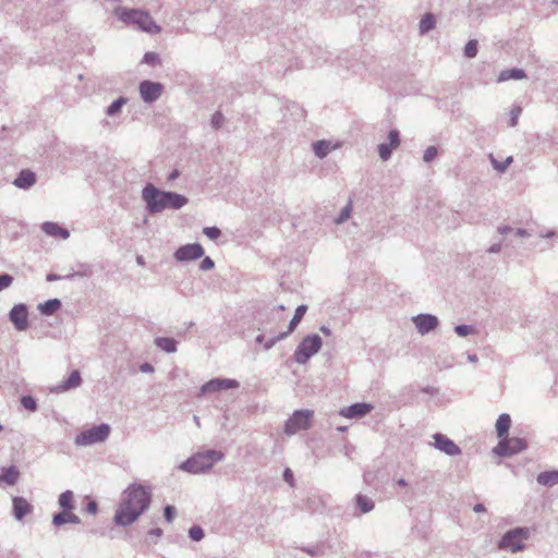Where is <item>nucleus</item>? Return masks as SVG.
<instances>
[{
	"instance_id": "4d7b16f0",
	"label": "nucleus",
	"mask_w": 558,
	"mask_h": 558,
	"mask_svg": "<svg viewBox=\"0 0 558 558\" xmlns=\"http://www.w3.org/2000/svg\"><path fill=\"white\" fill-rule=\"evenodd\" d=\"M277 311L278 312H283L284 311V306H282V305L278 306Z\"/></svg>"
},
{
	"instance_id": "a18cd8bd",
	"label": "nucleus",
	"mask_w": 558,
	"mask_h": 558,
	"mask_svg": "<svg viewBox=\"0 0 558 558\" xmlns=\"http://www.w3.org/2000/svg\"><path fill=\"white\" fill-rule=\"evenodd\" d=\"M456 332L461 336V337H464V336H468L472 332V328L468 325H459L456 327Z\"/></svg>"
},
{
	"instance_id": "e2e57ef3",
	"label": "nucleus",
	"mask_w": 558,
	"mask_h": 558,
	"mask_svg": "<svg viewBox=\"0 0 558 558\" xmlns=\"http://www.w3.org/2000/svg\"><path fill=\"white\" fill-rule=\"evenodd\" d=\"M3 429L2 425H0V432Z\"/></svg>"
},
{
	"instance_id": "8fccbe9b",
	"label": "nucleus",
	"mask_w": 558,
	"mask_h": 558,
	"mask_svg": "<svg viewBox=\"0 0 558 558\" xmlns=\"http://www.w3.org/2000/svg\"><path fill=\"white\" fill-rule=\"evenodd\" d=\"M214 267V262L209 257H205L202 260L201 268L204 270H208Z\"/></svg>"
},
{
	"instance_id": "ea45409f",
	"label": "nucleus",
	"mask_w": 558,
	"mask_h": 558,
	"mask_svg": "<svg viewBox=\"0 0 558 558\" xmlns=\"http://www.w3.org/2000/svg\"><path fill=\"white\" fill-rule=\"evenodd\" d=\"M352 210V203L349 202V204L342 209L340 216L337 218L336 222L341 223L344 220H347L350 217Z\"/></svg>"
},
{
	"instance_id": "a19ab883",
	"label": "nucleus",
	"mask_w": 558,
	"mask_h": 558,
	"mask_svg": "<svg viewBox=\"0 0 558 558\" xmlns=\"http://www.w3.org/2000/svg\"><path fill=\"white\" fill-rule=\"evenodd\" d=\"M189 533L191 538L194 541H201L204 537V532L199 526H192Z\"/></svg>"
},
{
	"instance_id": "1a4fd4ad",
	"label": "nucleus",
	"mask_w": 558,
	"mask_h": 558,
	"mask_svg": "<svg viewBox=\"0 0 558 558\" xmlns=\"http://www.w3.org/2000/svg\"><path fill=\"white\" fill-rule=\"evenodd\" d=\"M526 442L522 438L507 436L501 438L499 444L495 447L494 451L499 456H512L525 449Z\"/></svg>"
},
{
	"instance_id": "58836bf2",
	"label": "nucleus",
	"mask_w": 558,
	"mask_h": 558,
	"mask_svg": "<svg viewBox=\"0 0 558 558\" xmlns=\"http://www.w3.org/2000/svg\"><path fill=\"white\" fill-rule=\"evenodd\" d=\"M522 112L521 107H513L510 111V126H515L518 124V119Z\"/></svg>"
},
{
	"instance_id": "9b49d317",
	"label": "nucleus",
	"mask_w": 558,
	"mask_h": 558,
	"mask_svg": "<svg viewBox=\"0 0 558 558\" xmlns=\"http://www.w3.org/2000/svg\"><path fill=\"white\" fill-rule=\"evenodd\" d=\"M204 255V250L199 244H186L181 246L174 253V256L178 260H192L199 258Z\"/></svg>"
},
{
	"instance_id": "ddd939ff",
	"label": "nucleus",
	"mask_w": 558,
	"mask_h": 558,
	"mask_svg": "<svg viewBox=\"0 0 558 558\" xmlns=\"http://www.w3.org/2000/svg\"><path fill=\"white\" fill-rule=\"evenodd\" d=\"M239 386L238 381L234 379H221L216 378L213 380H209L202 387V392H215L220 390H228L232 388H236Z\"/></svg>"
},
{
	"instance_id": "5701e85b",
	"label": "nucleus",
	"mask_w": 558,
	"mask_h": 558,
	"mask_svg": "<svg viewBox=\"0 0 558 558\" xmlns=\"http://www.w3.org/2000/svg\"><path fill=\"white\" fill-rule=\"evenodd\" d=\"M511 418L508 414H501L496 422V432L499 438L508 436Z\"/></svg>"
},
{
	"instance_id": "b1692460",
	"label": "nucleus",
	"mask_w": 558,
	"mask_h": 558,
	"mask_svg": "<svg viewBox=\"0 0 558 558\" xmlns=\"http://www.w3.org/2000/svg\"><path fill=\"white\" fill-rule=\"evenodd\" d=\"M525 77V73L520 69H510L502 71L498 76V82H506L509 80H522Z\"/></svg>"
},
{
	"instance_id": "37998d69",
	"label": "nucleus",
	"mask_w": 558,
	"mask_h": 558,
	"mask_svg": "<svg viewBox=\"0 0 558 558\" xmlns=\"http://www.w3.org/2000/svg\"><path fill=\"white\" fill-rule=\"evenodd\" d=\"M13 278L10 275H0V291L12 284Z\"/></svg>"
},
{
	"instance_id": "f704fd0d",
	"label": "nucleus",
	"mask_w": 558,
	"mask_h": 558,
	"mask_svg": "<svg viewBox=\"0 0 558 558\" xmlns=\"http://www.w3.org/2000/svg\"><path fill=\"white\" fill-rule=\"evenodd\" d=\"M124 102H125V99H124V98H119L118 100L113 101V102L109 106V108H108V110H107V113H108L109 116H113V114H116V113L121 109V107H122V105H123Z\"/></svg>"
},
{
	"instance_id": "20e7f679",
	"label": "nucleus",
	"mask_w": 558,
	"mask_h": 558,
	"mask_svg": "<svg viewBox=\"0 0 558 558\" xmlns=\"http://www.w3.org/2000/svg\"><path fill=\"white\" fill-rule=\"evenodd\" d=\"M220 459L221 454L211 450L193 456L186 460L181 468L191 473H201L210 469Z\"/></svg>"
},
{
	"instance_id": "c85d7f7f",
	"label": "nucleus",
	"mask_w": 558,
	"mask_h": 558,
	"mask_svg": "<svg viewBox=\"0 0 558 558\" xmlns=\"http://www.w3.org/2000/svg\"><path fill=\"white\" fill-rule=\"evenodd\" d=\"M156 344L166 352H174L177 349L175 341L171 338H157Z\"/></svg>"
},
{
	"instance_id": "cd10ccee",
	"label": "nucleus",
	"mask_w": 558,
	"mask_h": 558,
	"mask_svg": "<svg viewBox=\"0 0 558 558\" xmlns=\"http://www.w3.org/2000/svg\"><path fill=\"white\" fill-rule=\"evenodd\" d=\"M59 505L63 510L73 509V493L66 490L59 496Z\"/></svg>"
},
{
	"instance_id": "4468645a",
	"label": "nucleus",
	"mask_w": 558,
	"mask_h": 558,
	"mask_svg": "<svg viewBox=\"0 0 558 558\" xmlns=\"http://www.w3.org/2000/svg\"><path fill=\"white\" fill-rule=\"evenodd\" d=\"M413 323L417 330L424 335L437 327L438 319L437 317L429 314H421L413 318Z\"/></svg>"
},
{
	"instance_id": "2f4dec72",
	"label": "nucleus",
	"mask_w": 558,
	"mask_h": 558,
	"mask_svg": "<svg viewBox=\"0 0 558 558\" xmlns=\"http://www.w3.org/2000/svg\"><path fill=\"white\" fill-rule=\"evenodd\" d=\"M356 504L360 507L361 512H363V513L368 512L374 508L373 501L363 495H359L356 497Z\"/></svg>"
},
{
	"instance_id": "a878e982",
	"label": "nucleus",
	"mask_w": 558,
	"mask_h": 558,
	"mask_svg": "<svg viewBox=\"0 0 558 558\" xmlns=\"http://www.w3.org/2000/svg\"><path fill=\"white\" fill-rule=\"evenodd\" d=\"M333 147L327 141H318L314 143L313 149L319 158L325 157Z\"/></svg>"
},
{
	"instance_id": "bb28decb",
	"label": "nucleus",
	"mask_w": 558,
	"mask_h": 558,
	"mask_svg": "<svg viewBox=\"0 0 558 558\" xmlns=\"http://www.w3.org/2000/svg\"><path fill=\"white\" fill-rule=\"evenodd\" d=\"M61 306V303L58 299L49 300L46 303L40 305V311L45 315H52L56 313Z\"/></svg>"
},
{
	"instance_id": "f3484780",
	"label": "nucleus",
	"mask_w": 558,
	"mask_h": 558,
	"mask_svg": "<svg viewBox=\"0 0 558 558\" xmlns=\"http://www.w3.org/2000/svg\"><path fill=\"white\" fill-rule=\"evenodd\" d=\"M12 504L13 514L16 520H22L26 514L33 511V506L23 497H14Z\"/></svg>"
},
{
	"instance_id": "393cba45",
	"label": "nucleus",
	"mask_w": 558,
	"mask_h": 558,
	"mask_svg": "<svg viewBox=\"0 0 558 558\" xmlns=\"http://www.w3.org/2000/svg\"><path fill=\"white\" fill-rule=\"evenodd\" d=\"M537 482L542 485H555L558 483V471L543 472L537 476Z\"/></svg>"
},
{
	"instance_id": "c9c22d12",
	"label": "nucleus",
	"mask_w": 558,
	"mask_h": 558,
	"mask_svg": "<svg viewBox=\"0 0 558 558\" xmlns=\"http://www.w3.org/2000/svg\"><path fill=\"white\" fill-rule=\"evenodd\" d=\"M392 150L393 148H391L389 144H380L378 147L379 156L383 160H387L390 157Z\"/></svg>"
},
{
	"instance_id": "7ed1b4c3",
	"label": "nucleus",
	"mask_w": 558,
	"mask_h": 558,
	"mask_svg": "<svg viewBox=\"0 0 558 558\" xmlns=\"http://www.w3.org/2000/svg\"><path fill=\"white\" fill-rule=\"evenodd\" d=\"M114 14L123 23L137 25L140 29L149 34H157L160 32V27L147 12L134 9L117 8L114 10Z\"/></svg>"
},
{
	"instance_id": "13d9d810",
	"label": "nucleus",
	"mask_w": 558,
	"mask_h": 558,
	"mask_svg": "<svg viewBox=\"0 0 558 558\" xmlns=\"http://www.w3.org/2000/svg\"><path fill=\"white\" fill-rule=\"evenodd\" d=\"M322 331H323L324 333H326V335H328V333H329L328 329H327V328H325V327H323V328H322Z\"/></svg>"
},
{
	"instance_id": "6e6d98bb",
	"label": "nucleus",
	"mask_w": 558,
	"mask_h": 558,
	"mask_svg": "<svg viewBox=\"0 0 558 558\" xmlns=\"http://www.w3.org/2000/svg\"><path fill=\"white\" fill-rule=\"evenodd\" d=\"M151 533L157 535V536H160L161 535V530L160 529H156V530H153Z\"/></svg>"
},
{
	"instance_id": "9d476101",
	"label": "nucleus",
	"mask_w": 558,
	"mask_h": 558,
	"mask_svg": "<svg viewBox=\"0 0 558 558\" xmlns=\"http://www.w3.org/2000/svg\"><path fill=\"white\" fill-rule=\"evenodd\" d=\"M141 97L146 102H153L158 99L162 93V85L150 81H144L140 84Z\"/></svg>"
},
{
	"instance_id": "473e14b6",
	"label": "nucleus",
	"mask_w": 558,
	"mask_h": 558,
	"mask_svg": "<svg viewBox=\"0 0 558 558\" xmlns=\"http://www.w3.org/2000/svg\"><path fill=\"white\" fill-rule=\"evenodd\" d=\"M477 53V41L472 39L464 47V54L468 58H474Z\"/></svg>"
},
{
	"instance_id": "052dcab7",
	"label": "nucleus",
	"mask_w": 558,
	"mask_h": 558,
	"mask_svg": "<svg viewBox=\"0 0 558 558\" xmlns=\"http://www.w3.org/2000/svg\"><path fill=\"white\" fill-rule=\"evenodd\" d=\"M175 177H177V172L172 173V174L170 175V179H174Z\"/></svg>"
},
{
	"instance_id": "6ab92c4d",
	"label": "nucleus",
	"mask_w": 558,
	"mask_h": 558,
	"mask_svg": "<svg viewBox=\"0 0 558 558\" xmlns=\"http://www.w3.org/2000/svg\"><path fill=\"white\" fill-rule=\"evenodd\" d=\"M36 182V175L31 170H23L14 180V185L20 189H27Z\"/></svg>"
},
{
	"instance_id": "6e6552de",
	"label": "nucleus",
	"mask_w": 558,
	"mask_h": 558,
	"mask_svg": "<svg viewBox=\"0 0 558 558\" xmlns=\"http://www.w3.org/2000/svg\"><path fill=\"white\" fill-rule=\"evenodd\" d=\"M322 347V339L317 335L305 337L295 351V360L305 363L312 355L318 352Z\"/></svg>"
},
{
	"instance_id": "39448f33",
	"label": "nucleus",
	"mask_w": 558,
	"mask_h": 558,
	"mask_svg": "<svg viewBox=\"0 0 558 558\" xmlns=\"http://www.w3.org/2000/svg\"><path fill=\"white\" fill-rule=\"evenodd\" d=\"M530 537V530L525 527H518L508 531L498 544V548L502 550H510L511 553L520 551L524 548V542Z\"/></svg>"
},
{
	"instance_id": "f8f14e48",
	"label": "nucleus",
	"mask_w": 558,
	"mask_h": 558,
	"mask_svg": "<svg viewBox=\"0 0 558 558\" xmlns=\"http://www.w3.org/2000/svg\"><path fill=\"white\" fill-rule=\"evenodd\" d=\"M11 322L19 330H25L28 326V312L25 305H15L10 312Z\"/></svg>"
},
{
	"instance_id": "f03ea898",
	"label": "nucleus",
	"mask_w": 558,
	"mask_h": 558,
	"mask_svg": "<svg viewBox=\"0 0 558 558\" xmlns=\"http://www.w3.org/2000/svg\"><path fill=\"white\" fill-rule=\"evenodd\" d=\"M143 198L151 213H159L166 208L178 209L187 203L184 196L177 193L159 191L151 184H148L143 190Z\"/></svg>"
},
{
	"instance_id": "49530a36",
	"label": "nucleus",
	"mask_w": 558,
	"mask_h": 558,
	"mask_svg": "<svg viewBox=\"0 0 558 558\" xmlns=\"http://www.w3.org/2000/svg\"><path fill=\"white\" fill-rule=\"evenodd\" d=\"M494 167L499 171H505L506 168L512 162V157H508L504 163L497 162L495 159H492Z\"/></svg>"
},
{
	"instance_id": "0eeeda50",
	"label": "nucleus",
	"mask_w": 558,
	"mask_h": 558,
	"mask_svg": "<svg viewBox=\"0 0 558 558\" xmlns=\"http://www.w3.org/2000/svg\"><path fill=\"white\" fill-rule=\"evenodd\" d=\"M313 411H295L293 415L286 422L284 433L294 435L300 430L307 429L311 426Z\"/></svg>"
},
{
	"instance_id": "c03bdc74",
	"label": "nucleus",
	"mask_w": 558,
	"mask_h": 558,
	"mask_svg": "<svg viewBox=\"0 0 558 558\" xmlns=\"http://www.w3.org/2000/svg\"><path fill=\"white\" fill-rule=\"evenodd\" d=\"M177 514L175 508L173 506H167L165 508V518L167 522L171 523Z\"/></svg>"
},
{
	"instance_id": "bf43d9fd",
	"label": "nucleus",
	"mask_w": 558,
	"mask_h": 558,
	"mask_svg": "<svg viewBox=\"0 0 558 558\" xmlns=\"http://www.w3.org/2000/svg\"><path fill=\"white\" fill-rule=\"evenodd\" d=\"M399 484H400V485H402V486H405V485H407V483H405V481H404V480H400V481H399Z\"/></svg>"
},
{
	"instance_id": "72a5a7b5",
	"label": "nucleus",
	"mask_w": 558,
	"mask_h": 558,
	"mask_svg": "<svg viewBox=\"0 0 558 558\" xmlns=\"http://www.w3.org/2000/svg\"><path fill=\"white\" fill-rule=\"evenodd\" d=\"M21 403L22 405L29 410V411H35L36 408H37V404H36V401L34 400L33 397L31 396H24L22 399H21Z\"/></svg>"
},
{
	"instance_id": "09e8293b",
	"label": "nucleus",
	"mask_w": 558,
	"mask_h": 558,
	"mask_svg": "<svg viewBox=\"0 0 558 558\" xmlns=\"http://www.w3.org/2000/svg\"><path fill=\"white\" fill-rule=\"evenodd\" d=\"M222 122H223V116L220 112L215 113L211 119V123H213L214 128L215 129L220 128Z\"/></svg>"
},
{
	"instance_id": "e433bc0d",
	"label": "nucleus",
	"mask_w": 558,
	"mask_h": 558,
	"mask_svg": "<svg viewBox=\"0 0 558 558\" xmlns=\"http://www.w3.org/2000/svg\"><path fill=\"white\" fill-rule=\"evenodd\" d=\"M389 145L391 148L396 149L400 145L399 132L397 130H392L389 132Z\"/></svg>"
},
{
	"instance_id": "4c0bfd02",
	"label": "nucleus",
	"mask_w": 558,
	"mask_h": 558,
	"mask_svg": "<svg viewBox=\"0 0 558 558\" xmlns=\"http://www.w3.org/2000/svg\"><path fill=\"white\" fill-rule=\"evenodd\" d=\"M204 234L211 240H216L220 236L221 232L216 227H207L203 230Z\"/></svg>"
},
{
	"instance_id": "3c124183",
	"label": "nucleus",
	"mask_w": 558,
	"mask_h": 558,
	"mask_svg": "<svg viewBox=\"0 0 558 558\" xmlns=\"http://www.w3.org/2000/svg\"><path fill=\"white\" fill-rule=\"evenodd\" d=\"M283 477L291 486H293V473L290 469L284 470Z\"/></svg>"
},
{
	"instance_id": "4be33fe9",
	"label": "nucleus",
	"mask_w": 558,
	"mask_h": 558,
	"mask_svg": "<svg viewBox=\"0 0 558 558\" xmlns=\"http://www.w3.org/2000/svg\"><path fill=\"white\" fill-rule=\"evenodd\" d=\"M80 519L72 510H63L53 517V524L59 526L65 523H78Z\"/></svg>"
},
{
	"instance_id": "423d86ee",
	"label": "nucleus",
	"mask_w": 558,
	"mask_h": 558,
	"mask_svg": "<svg viewBox=\"0 0 558 558\" xmlns=\"http://www.w3.org/2000/svg\"><path fill=\"white\" fill-rule=\"evenodd\" d=\"M110 434V427L107 424L94 426L89 429L83 430L75 438L77 446H88L96 442L104 441Z\"/></svg>"
},
{
	"instance_id": "603ef678",
	"label": "nucleus",
	"mask_w": 558,
	"mask_h": 558,
	"mask_svg": "<svg viewBox=\"0 0 558 558\" xmlns=\"http://www.w3.org/2000/svg\"><path fill=\"white\" fill-rule=\"evenodd\" d=\"M86 509L89 513L95 514L97 512V504L92 500L87 504Z\"/></svg>"
},
{
	"instance_id": "680f3d73",
	"label": "nucleus",
	"mask_w": 558,
	"mask_h": 558,
	"mask_svg": "<svg viewBox=\"0 0 558 558\" xmlns=\"http://www.w3.org/2000/svg\"><path fill=\"white\" fill-rule=\"evenodd\" d=\"M137 262H138L140 264H143V258H142V257H138V258H137Z\"/></svg>"
},
{
	"instance_id": "7c9ffc66",
	"label": "nucleus",
	"mask_w": 558,
	"mask_h": 558,
	"mask_svg": "<svg viewBox=\"0 0 558 558\" xmlns=\"http://www.w3.org/2000/svg\"><path fill=\"white\" fill-rule=\"evenodd\" d=\"M81 375H80V372L78 371H73L69 378L66 379V381L63 384V389L66 390V389H70V388H75V387H78L81 385Z\"/></svg>"
},
{
	"instance_id": "412c9836",
	"label": "nucleus",
	"mask_w": 558,
	"mask_h": 558,
	"mask_svg": "<svg viewBox=\"0 0 558 558\" xmlns=\"http://www.w3.org/2000/svg\"><path fill=\"white\" fill-rule=\"evenodd\" d=\"M43 230L51 236L66 239L69 236V231L60 227L54 222H45L43 225Z\"/></svg>"
},
{
	"instance_id": "c756f323",
	"label": "nucleus",
	"mask_w": 558,
	"mask_h": 558,
	"mask_svg": "<svg viewBox=\"0 0 558 558\" xmlns=\"http://www.w3.org/2000/svg\"><path fill=\"white\" fill-rule=\"evenodd\" d=\"M435 16L430 13L425 14L420 22L421 33L428 32L435 27Z\"/></svg>"
},
{
	"instance_id": "aec40b11",
	"label": "nucleus",
	"mask_w": 558,
	"mask_h": 558,
	"mask_svg": "<svg viewBox=\"0 0 558 558\" xmlns=\"http://www.w3.org/2000/svg\"><path fill=\"white\" fill-rule=\"evenodd\" d=\"M20 471L16 466L3 468L0 471V482L8 485H14L19 481Z\"/></svg>"
},
{
	"instance_id": "2eb2a0df",
	"label": "nucleus",
	"mask_w": 558,
	"mask_h": 558,
	"mask_svg": "<svg viewBox=\"0 0 558 558\" xmlns=\"http://www.w3.org/2000/svg\"><path fill=\"white\" fill-rule=\"evenodd\" d=\"M435 446L449 456H457L461 452L460 448L442 434L434 435Z\"/></svg>"
},
{
	"instance_id": "f257e3e1",
	"label": "nucleus",
	"mask_w": 558,
	"mask_h": 558,
	"mask_svg": "<svg viewBox=\"0 0 558 558\" xmlns=\"http://www.w3.org/2000/svg\"><path fill=\"white\" fill-rule=\"evenodd\" d=\"M151 490L140 483L129 485L122 493L113 520L118 525L126 526L135 522L149 507Z\"/></svg>"
},
{
	"instance_id": "864d4df0",
	"label": "nucleus",
	"mask_w": 558,
	"mask_h": 558,
	"mask_svg": "<svg viewBox=\"0 0 558 558\" xmlns=\"http://www.w3.org/2000/svg\"><path fill=\"white\" fill-rule=\"evenodd\" d=\"M141 371L144 372V373H151L154 371L153 366L148 363H145L143 365H141Z\"/></svg>"
},
{
	"instance_id": "5fc2aeb1",
	"label": "nucleus",
	"mask_w": 558,
	"mask_h": 558,
	"mask_svg": "<svg viewBox=\"0 0 558 558\" xmlns=\"http://www.w3.org/2000/svg\"><path fill=\"white\" fill-rule=\"evenodd\" d=\"M473 510H474L475 512H484V511H486L485 507H484L482 504H477V505H475V506H474V508H473Z\"/></svg>"
},
{
	"instance_id": "79ce46f5",
	"label": "nucleus",
	"mask_w": 558,
	"mask_h": 558,
	"mask_svg": "<svg viewBox=\"0 0 558 558\" xmlns=\"http://www.w3.org/2000/svg\"><path fill=\"white\" fill-rule=\"evenodd\" d=\"M144 61L147 64H150V65L155 66V65H157L159 63V57L155 52H147L144 56Z\"/></svg>"
},
{
	"instance_id": "a211bd4d",
	"label": "nucleus",
	"mask_w": 558,
	"mask_h": 558,
	"mask_svg": "<svg viewBox=\"0 0 558 558\" xmlns=\"http://www.w3.org/2000/svg\"><path fill=\"white\" fill-rule=\"evenodd\" d=\"M306 311H307V307L305 305L298 306L295 310L294 316L289 324L288 329L284 332L280 333L278 339H283L284 337L290 335L296 328V326L300 324V322L304 317Z\"/></svg>"
},
{
	"instance_id": "de8ad7c7",
	"label": "nucleus",
	"mask_w": 558,
	"mask_h": 558,
	"mask_svg": "<svg viewBox=\"0 0 558 558\" xmlns=\"http://www.w3.org/2000/svg\"><path fill=\"white\" fill-rule=\"evenodd\" d=\"M437 155V149L435 147H428L425 151H424V160L425 161H430L433 160Z\"/></svg>"
},
{
	"instance_id": "dca6fc26",
	"label": "nucleus",
	"mask_w": 558,
	"mask_h": 558,
	"mask_svg": "<svg viewBox=\"0 0 558 558\" xmlns=\"http://www.w3.org/2000/svg\"><path fill=\"white\" fill-rule=\"evenodd\" d=\"M368 403H355L340 411V415L347 418L362 417L372 411Z\"/></svg>"
}]
</instances>
